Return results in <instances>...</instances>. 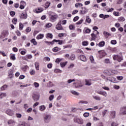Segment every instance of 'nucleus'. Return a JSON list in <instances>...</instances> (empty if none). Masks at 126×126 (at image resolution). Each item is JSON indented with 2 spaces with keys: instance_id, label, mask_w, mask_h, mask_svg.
<instances>
[{
  "instance_id": "423d86ee",
  "label": "nucleus",
  "mask_w": 126,
  "mask_h": 126,
  "mask_svg": "<svg viewBox=\"0 0 126 126\" xmlns=\"http://www.w3.org/2000/svg\"><path fill=\"white\" fill-rule=\"evenodd\" d=\"M8 35V31H3V32H1V38L3 39L4 37H6Z\"/></svg>"
},
{
  "instance_id": "f8f14e48",
  "label": "nucleus",
  "mask_w": 126,
  "mask_h": 126,
  "mask_svg": "<svg viewBox=\"0 0 126 126\" xmlns=\"http://www.w3.org/2000/svg\"><path fill=\"white\" fill-rule=\"evenodd\" d=\"M6 114L8 115L9 116H13L14 113H13V111H12L11 110L7 109L6 111Z\"/></svg>"
},
{
  "instance_id": "a18cd8bd",
  "label": "nucleus",
  "mask_w": 126,
  "mask_h": 126,
  "mask_svg": "<svg viewBox=\"0 0 126 126\" xmlns=\"http://www.w3.org/2000/svg\"><path fill=\"white\" fill-rule=\"evenodd\" d=\"M90 60L92 63H94V58H93V56H90Z\"/></svg>"
},
{
  "instance_id": "09e8293b",
  "label": "nucleus",
  "mask_w": 126,
  "mask_h": 126,
  "mask_svg": "<svg viewBox=\"0 0 126 126\" xmlns=\"http://www.w3.org/2000/svg\"><path fill=\"white\" fill-rule=\"evenodd\" d=\"M101 95L104 96V97H107V93L106 92H102Z\"/></svg>"
},
{
  "instance_id": "f03ea898",
  "label": "nucleus",
  "mask_w": 126,
  "mask_h": 126,
  "mask_svg": "<svg viewBox=\"0 0 126 126\" xmlns=\"http://www.w3.org/2000/svg\"><path fill=\"white\" fill-rule=\"evenodd\" d=\"M74 122L78 125H83L84 122L83 119L80 117H75L74 118Z\"/></svg>"
},
{
  "instance_id": "412c9836",
  "label": "nucleus",
  "mask_w": 126,
  "mask_h": 126,
  "mask_svg": "<svg viewBox=\"0 0 126 126\" xmlns=\"http://www.w3.org/2000/svg\"><path fill=\"white\" fill-rule=\"evenodd\" d=\"M21 19H26L27 18V14L22 13L21 15Z\"/></svg>"
},
{
  "instance_id": "72a5a7b5",
  "label": "nucleus",
  "mask_w": 126,
  "mask_h": 126,
  "mask_svg": "<svg viewBox=\"0 0 126 126\" xmlns=\"http://www.w3.org/2000/svg\"><path fill=\"white\" fill-rule=\"evenodd\" d=\"M31 43H32V44H33V45H34V46H35L36 45H37V42L36 41V40H35V39H32L31 40Z\"/></svg>"
},
{
  "instance_id": "3c124183",
  "label": "nucleus",
  "mask_w": 126,
  "mask_h": 126,
  "mask_svg": "<svg viewBox=\"0 0 126 126\" xmlns=\"http://www.w3.org/2000/svg\"><path fill=\"white\" fill-rule=\"evenodd\" d=\"M113 14L114 15H115V16H119V15H120V13L119 12H116L114 11L113 12Z\"/></svg>"
},
{
  "instance_id": "c756f323",
  "label": "nucleus",
  "mask_w": 126,
  "mask_h": 126,
  "mask_svg": "<svg viewBox=\"0 0 126 126\" xmlns=\"http://www.w3.org/2000/svg\"><path fill=\"white\" fill-rule=\"evenodd\" d=\"M46 38L48 39V38H50V39H52L53 38V34L52 33H48L46 34Z\"/></svg>"
},
{
  "instance_id": "39448f33",
  "label": "nucleus",
  "mask_w": 126,
  "mask_h": 126,
  "mask_svg": "<svg viewBox=\"0 0 126 126\" xmlns=\"http://www.w3.org/2000/svg\"><path fill=\"white\" fill-rule=\"evenodd\" d=\"M50 21L54 22V21H56L57 18H58V16L57 15H50Z\"/></svg>"
},
{
  "instance_id": "4d7b16f0",
  "label": "nucleus",
  "mask_w": 126,
  "mask_h": 126,
  "mask_svg": "<svg viewBox=\"0 0 126 126\" xmlns=\"http://www.w3.org/2000/svg\"><path fill=\"white\" fill-rule=\"evenodd\" d=\"M47 67L48 68H52L53 67V64L50 63L47 64Z\"/></svg>"
},
{
  "instance_id": "37998d69",
  "label": "nucleus",
  "mask_w": 126,
  "mask_h": 126,
  "mask_svg": "<svg viewBox=\"0 0 126 126\" xmlns=\"http://www.w3.org/2000/svg\"><path fill=\"white\" fill-rule=\"evenodd\" d=\"M23 29V24L22 23H19V30H22Z\"/></svg>"
},
{
  "instance_id": "6e6552de",
  "label": "nucleus",
  "mask_w": 126,
  "mask_h": 126,
  "mask_svg": "<svg viewBox=\"0 0 126 126\" xmlns=\"http://www.w3.org/2000/svg\"><path fill=\"white\" fill-rule=\"evenodd\" d=\"M7 124L9 125L10 126H14L15 125V121L13 120H9Z\"/></svg>"
},
{
  "instance_id": "e433bc0d",
  "label": "nucleus",
  "mask_w": 126,
  "mask_h": 126,
  "mask_svg": "<svg viewBox=\"0 0 126 126\" xmlns=\"http://www.w3.org/2000/svg\"><path fill=\"white\" fill-rule=\"evenodd\" d=\"M54 98H55L54 94H51L49 97V101H53V100H54Z\"/></svg>"
},
{
  "instance_id": "f257e3e1",
  "label": "nucleus",
  "mask_w": 126,
  "mask_h": 126,
  "mask_svg": "<svg viewBox=\"0 0 126 126\" xmlns=\"http://www.w3.org/2000/svg\"><path fill=\"white\" fill-rule=\"evenodd\" d=\"M52 120V116L50 114H45L43 116V122L44 124H49Z\"/></svg>"
},
{
  "instance_id": "393cba45",
  "label": "nucleus",
  "mask_w": 126,
  "mask_h": 126,
  "mask_svg": "<svg viewBox=\"0 0 126 126\" xmlns=\"http://www.w3.org/2000/svg\"><path fill=\"white\" fill-rule=\"evenodd\" d=\"M24 3L25 4L26 3L24 1H21V5L20 6V8L21 9H24Z\"/></svg>"
},
{
  "instance_id": "c03bdc74",
  "label": "nucleus",
  "mask_w": 126,
  "mask_h": 126,
  "mask_svg": "<svg viewBox=\"0 0 126 126\" xmlns=\"http://www.w3.org/2000/svg\"><path fill=\"white\" fill-rule=\"evenodd\" d=\"M12 22L13 23V24H16V23H17V19H16V18H14V19L12 20Z\"/></svg>"
},
{
  "instance_id": "aec40b11",
  "label": "nucleus",
  "mask_w": 126,
  "mask_h": 126,
  "mask_svg": "<svg viewBox=\"0 0 126 126\" xmlns=\"http://www.w3.org/2000/svg\"><path fill=\"white\" fill-rule=\"evenodd\" d=\"M6 93H0V99H2L3 98H4V97H6Z\"/></svg>"
},
{
  "instance_id": "9b49d317",
  "label": "nucleus",
  "mask_w": 126,
  "mask_h": 126,
  "mask_svg": "<svg viewBox=\"0 0 126 126\" xmlns=\"http://www.w3.org/2000/svg\"><path fill=\"white\" fill-rule=\"evenodd\" d=\"M32 99L35 101V102H37L39 99H40V97L37 94H33L32 95Z\"/></svg>"
},
{
  "instance_id": "1a4fd4ad",
  "label": "nucleus",
  "mask_w": 126,
  "mask_h": 126,
  "mask_svg": "<svg viewBox=\"0 0 126 126\" xmlns=\"http://www.w3.org/2000/svg\"><path fill=\"white\" fill-rule=\"evenodd\" d=\"M98 53L100 55V58H101V59H102L103 57H105V56H106V53L103 50L99 51H98Z\"/></svg>"
},
{
  "instance_id": "338daca9",
  "label": "nucleus",
  "mask_w": 126,
  "mask_h": 126,
  "mask_svg": "<svg viewBox=\"0 0 126 126\" xmlns=\"http://www.w3.org/2000/svg\"><path fill=\"white\" fill-rule=\"evenodd\" d=\"M111 126H119V124H117L116 123H115V122H113L112 124H111Z\"/></svg>"
},
{
  "instance_id": "58836bf2",
  "label": "nucleus",
  "mask_w": 126,
  "mask_h": 126,
  "mask_svg": "<svg viewBox=\"0 0 126 126\" xmlns=\"http://www.w3.org/2000/svg\"><path fill=\"white\" fill-rule=\"evenodd\" d=\"M33 85L36 88H38L40 86V84L37 82L33 83Z\"/></svg>"
},
{
  "instance_id": "bf43d9fd",
  "label": "nucleus",
  "mask_w": 126,
  "mask_h": 126,
  "mask_svg": "<svg viewBox=\"0 0 126 126\" xmlns=\"http://www.w3.org/2000/svg\"><path fill=\"white\" fill-rule=\"evenodd\" d=\"M104 63H110V59H105L104 60Z\"/></svg>"
},
{
  "instance_id": "13d9d810",
  "label": "nucleus",
  "mask_w": 126,
  "mask_h": 126,
  "mask_svg": "<svg viewBox=\"0 0 126 126\" xmlns=\"http://www.w3.org/2000/svg\"><path fill=\"white\" fill-rule=\"evenodd\" d=\"M124 0H118L117 2V4H121V3H123Z\"/></svg>"
},
{
  "instance_id": "5701e85b",
  "label": "nucleus",
  "mask_w": 126,
  "mask_h": 126,
  "mask_svg": "<svg viewBox=\"0 0 126 126\" xmlns=\"http://www.w3.org/2000/svg\"><path fill=\"white\" fill-rule=\"evenodd\" d=\"M93 98H94V99L96 101H101V97H100V96H98L97 95H93Z\"/></svg>"
},
{
  "instance_id": "052dcab7",
  "label": "nucleus",
  "mask_w": 126,
  "mask_h": 126,
  "mask_svg": "<svg viewBox=\"0 0 126 126\" xmlns=\"http://www.w3.org/2000/svg\"><path fill=\"white\" fill-rule=\"evenodd\" d=\"M108 113V110H105L103 112H102V116L105 117V115H106Z\"/></svg>"
},
{
  "instance_id": "680f3d73",
  "label": "nucleus",
  "mask_w": 126,
  "mask_h": 126,
  "mask_svg": "<svg viewBox=\"0 0 126 126\" xmlns=\"http://www.w3.org/2000/svg\"><path fill=\"white\" fill-rule=\"evenodd\" d=\"M80 12L81 14H85L86 13V10H80Z\"/></svg>"
},
{
  "instance_id": "4c0bfd02",
  "label": "nucleus",
  "mask_w": 126,
  "mask_h": 126,
  "mask_svg": "<svg viewBox=\"0 0 126 126\" xmlns=\"http://www.w3.org/2000/svg\"><path fill=\"white\" fill-rule=\"evenodd\" d=\"M10 59L11 60H12V61H15L16 60V58H15V55L13 54L10 55Z\"/></svg>"
},
{
  "instance_id": "de8ad7c7",
  "label": "nucleus",
  "mask_w": 126,
  "mask_h": 126,
  "mask_svg": "<svg viewBox=\"0 0 126 126\" xmlns=\"http://www.w3.org/2000/svg\"><path fill=\"white\" fill-rule=\"evenodd\" d=\"M111 43L112 44V45H116V44H117V40H112L111 41Z\"/></svg>"
},
{
  "instance_id": "864d4df0",
  "label": "nucleus",
  "mask_w": 126,
  "mask_h": 126,
  "mask_svg": "<svg viewBox=\"0 0 126 126\" xmlns=\"http://www.w3.org/2000/svg\"><path fill=\"white\" fill-rule=\"evenodd\" d=\"M83 22V19H81L79 22L76 23L77 25H79Z\"/></svg>"
},
{
  "instance_id": "e2e57ef3",
  "label": "nucleus",
  "mask_w": 126,
  "mask_h": 126,
  "mask_svg": "<svg viewBox=\"0 0 126 126\" xmlns=\"http://www.w3.org/2000/svg\"><path fill=\"white\" fill-rule=\"evenodd\" d=\"M117 78L118 80H123L124 78L123 77V76H118Z\"/></svg>"
},
{
  "instance_id": "cd10ccee",
  "label": "nucleus",
  "mask_w": 126,
  "mask_h": 126,
  "mask_svg": "<svg viewBox=\"0 0 126 126\" xmlns=\"http://www.w3.org/2000/svg\"><path fill=\"white\" fill-rule=\"evenodd\" d=\"M111 116L112 119H114V118L116 117V112L112 111L111 112Z\"/></svg>"
},
{
  "instance_id": "ea45409f",
  "label": "nucleus",
  "mask_w": 126,
  "mask_h": 126,
  "mask_svg": "<svg viewBox=\"0 0 126 126\" xmlns=\"http://www.w3.org/2000/svg\"><path fill=\"white\" fill-rule=\"evenodd\" d=\"M79 104H88V102L86 101L81 100L79 102Z\"/></svg>"
},
{
  "instance_id": "c9c22d12",
  "label": "nucleus",
  "mask_w": 126,
  "mask_h": 126,
  "mask_svg": "<svg viewBox=\"0 0 126 126\" xmlns=\"http://www.w3.org/2000/svg\"><path fill=\"white\" fill-rule=\"evenodd\" d=\"M54 41L56 42H58L59 45H62V44H63V40L54 39Z\"/></svg>"
},
{
  "instance_id": "69168bd1",
  "label": "nucleus",
  "mask_w": 126,
  "mask_h": 126,
  "mask_svg": "<svg viewBox=\"0 0 126 126\" xmlns=\"http://www.w3.org/2000/svg\"><path fill=\"white\" fill-rule=\"evenodd\" d=\"M83 46H87L88 45V42L87 41H84L82 43Z\"/></svg>"
},
{
  "instance_id": "49530a36",
  "label": "nucleus",
  "mask_w": 126,
  "mask_h": 126,
  "mask_svg": "<svg viewBox=\"0 0 126 126\" xmlns=\"http://www.w3.org/2000/svg\"><path fill=\"white\" fill-rule=\"evenodd\" d=\"M69 28L70 29V30H74V29H75V27H74V26L73 25H70L69 26Z\"/></svg>"
},
{
  "instance_id": "a878e982",
  "label": "nucleus",
  "mask_w": 126,
  "mask_h": 126,
  "mask_svg": "<svg viewBox=\"0 0 126 126\" xmlns=\"http://www.w3.org/2000/svg\"><path fill=\"white\" fill-rule=\"evenodd\" d=\"M66 63H67V62H61L60 63V66L61 67H64L65 65H66Z\"/></svg>"
},
{
  "instance_id": "2f4dec72",
  "label": "nucleus",
  "mask_w": 126,
  "mask_h": 126,
  "mask_svg": "<svg viewBox=\"0 0 126 126\" xmlns=\"http://www.w3.org/2000/svg\"><path fill=\"white\" fill-rule=\"evenodd\" d=\"M62 61H63V59L62 58H57L55 61V62L56 63H61V62H62Z\"/></svg>"
},
{
  "instance_id": "2eb2a0df",
  "label": "nucleus",
  "mask_w": 126,
  "mask_h": 126,
  "mask_svg": "<svg viewBox=\"0 0 126 126\" xmlns=\"http://www.w3.org/2000/svg\"><path fill=\"white\" fill-rule=\"evenodd\" d=\"M34 65H35V69H36V70H39L40 68L39 67L40 66V63H39L38 62H35L34 63Z\"/></svg>"
},
{
  "instance_id": "4468645a",
  "label": "nucleus",
  "mask_w": 126,
  "mask_h": 126,
  "mask_svg": "<svg viewBox=\"0 0 126 126\" xmlns=\"http://www.w3.org/2000/svg\"><path fill=\"white\" fill-rule=\"evenodd\" d=\"M39 110L41 112H44L46 110V106L45 105H41L39 107Z\"/></svg>"
},
{
  "instance_id": "ddd939ff",
  "label": "nucleus",
  "mask_w": 126,
  "mask_h": 126,
  "mask_svg": "<svg viewBox=\"0 0 126 126\" xmlns=\"http://www.w3.org/2000/svg\"><path fill=\"white\" fill-rule=\"evenodd\" d=\"M56 29H57V30H63V27H62V25H61V23H58V25L56 26Z\"/></svg>"
},
{
  "instance_id": "4be33fe9",
  "label": "nucleus",
  "mask_w": 126,
  "mask_h": 126,
  "mask_svg": "<svg viewBox=\"0 0 126 126\" xmlns=\"http://www.w3.org/2000/svg\"><path fill=\"white\" fill-rule=\"evenodd\" d=\"M103 35H104V36L106 37V38H109V36H111V33L104 31L103 32Z\"/></svg>"
},
{
  "instance_id": "79ce46f5",
  "label": "nucleus",
  "mask_w": 126,
  "mask_h": 126,
  "mask_svg": "<svg viewBox=\"0 0 126 126\" xmlns=\"http://www.w3.org/2000/svg\"><path fill=\"white\" fill-rule=\"evenodd\" d=\"M6 88H7V85H4L3 86L1 87V90H5Z\"/></svg>"
},
{
  "instance_id": "8fccbe9b",
  "label": "nucleus",
  "mask_w": 126,
  "mask_h": 126,
  "mask_svg": "<svg viewBox=\"0 0 126 126\" xmlns=\"http://www.w3.org/2000/svg\"><path fill=\"white\" fill-rule=\"evenodd\" d=\"M70 59L72 61H74V60H75V55L72 54Z\"/></svg>"
},
{
  "instance_id": "bb28decb",
  "label": "nucleus",
  "mask_w": 126,
  "mask_h": 126,
  "mask_svg": "<svg viewBox=\"0 0 126 126\" xmlns=\"http://www.w3.org/2000/svg\"><path fill=\"white\" fill-rule=\"evenodd\" d=\"M62 70L60 69H54V72L55 73H62Z\"/></svg>"
},
{
  "instance_id": "a211bd4d",
  "label": "nucleus",
  "mask_w": 126,
  "mask_h": 126,
  "mask_svg": "<svg viewBox=\"0 0 126 126\" xmlns=\"http://www.w3.org/2000/svg\"><path fill=\"white\" fill-rule=\"evenodd\" d=\"M18 126H30V123L23 122L21 124H19Z\"/></svg>"
},
{
  "instance_id": "0eeeda50",
  "label": "nucleus",
  "mask_w": 126,
  "mask_h": 126,
  "mask_svg": "<svg viewBox=\"0 0 126 126\" xmlns=\"http://www.w3.org/2000/svg\"><path fill=\"white\" fill-rule=\"evenodd\" d=\"M120 113L122 115H126V106H123L120 109Z\"/></svg>"
},
{
  "instance_id": "dca6fc26",
  "label": "nucleus",
  "mask_w": 126,
  "mask_h": 126,
  "mask_svg": "<svg viewBox=\"0 0 126 126\" xmlns=\"http://www.w3.org/2000/svg\"><path fill=\"white\" fill-rule=\"evenodd\" d=\"M85 82H86L85 85H87L88 86H90V85L92 84V83H91V80L86 79Z\"/></svg>"
},
{
  "instance_id": "5fc2aeb1",
  "label": "nucleus",
  "mask_w": 126,
  "mask_h": 126,
  "mask_svg": "<svg viewBox=\"0 0 126 126\" xmlns=\"http://www.w3.org/2000/svg\"><path fill=\"white\" fill-rule=\"evenodd\" d=\"M78 19H79V17L78 16H76L74 18L73 21L75 22V21H77Z\"/></svg>"
},
{
  "instance_id": "f704fd0d",
  "label": "nucleus",
  "mask_w": 126,
  "mask_h": 126,
  "mask_svg": "<svg viewBox=\"0 0 126 126\" xmlns=\"http://www.w3.org/2000/svg\"><path fill=\"white\" fill-rule=\"evenodd\" d=\"M99 46L100 47H104V46H105V42L104 41H101L100 42H99Z\"/></svg>"
},
{
  "instance_id": "b1692460",
  "label": "nucleus",
  "mask_w": 126,
  "mask_h": 126,
  "mask_svg": "<svg viewBox=\"0 0 126 126\" xmlns=\"http://www.w3.org/2000/svg\"><path fill=\"white\" fill-rule=\"evenodd\" d=\"M71 93L73 94V95H75L76 96H79V93L75 91H74V90L71 91Z\"/></svg>"
},
{
  "instance_id": "9d476101",
  "label": "nucleus",
  "mask_w": 126,
  "mask_h": 126,
  "mask_svg": "<svg viewBox=\"0 0 126 126\" xmlns=\"http://www.w3.org/2000/svg\"><path fill=\"white\" fill-rule=\"evenodd\" d=\"M79 59L82 61V62H86L87 59H86V57L84 55H81L79 57Z\"/></svg>"
},
{
  "instance_id": "603ef678",
  "label": "nucleus",
  "mask_w": 126,
  "mask_h": 126,
  "mask_svg": "<svg viewBox=\"0 0 126 126\" xmlns=\"http://www.w3.org/2000/svg\"><path fill=\"white\" fill-rule=\"evenodd\" d=\"M16 116L17 117V118L20 119V118L22 117V115L21 114L17 113L16 114Z\"/></svg>"
},
{
  "instance_id": "c85d7f7f",
  "label": "nucleus",
  "mask_w": 126,
  "mask_h": 126,
  "mask_svg": "<svg viewBox=\"0 0 126 126\" xmlns=\"http://www.w3.org/2000/svg\"><path fill=\"white\" fill-rule=\"evenodd\" d=\"M83 5V4H82V3H76L75 4V7L77 8V7H80V6H82Z\"/></svg>"
},
{
  "instance_id": "774afa93",
  "label": "nucleus",
  "mask_w": 126,
  "mask_h": 126,
  "mask_svg": "<svg viewBox=\"0 0 126 126\" xmlns=\"http://www.w3.org/2000/svg\"><path fill=\"white\" fill-rule=\"evenodd\" d=\"M119 20H120V21H125V18H124L123 17H121L120 18H119Z\"/></svg>"
},
{
  "instance_id": "7ed1b4c3",
  "label": "nucleus",
  "mask_w": 126,
  "mask_h": 126,
  "mask_svg": "<svg viewBox=\"0 0 126 126\" xmlns=\"http://www.w3.org/2000/svg\"><path fill=\"white\" fill-rule=\"evenodd\" d=\"M114 61H118L119 63H121L123 61V56L121 55H114L113 57Z\"/></svg>"
},
{
  "instance_id": "6ab92c4d",
  "label": "nucleus",
  "mask_w": 126,
  "mask_h": 126,
  "mask_svg": "<svg viewBox=\"0 0 126 126\" xmlns=\"http://www.w3.org/2000/svg\"><path fill=\"white\" fill-rule=\"evenodd\" d=\"M43 38H44V34L42 33L38 34L36 37L37 40H40L41 39H43Z\"/></svg>"
},
{
  "instance_id": "f3484780",
  "label": "nucleus",
  "mask_w": 126,
  "mask_h": 126,
  "mask_svg": "<svg viewBox=\"0 0 126 126\" xmlns=\"http://www.w3.org/2000/svg\"><path fill=\"white\" fill-rule=\"evenodd\" d=\"M44 11V9L43 8H38L35 10V12L36 13H40V12H42V11Z\"/></svg>"
},
{
  "instance_id": "6e6d98bb",
  "label": "nucleus",
  "mask_w": 126,
  "mask_h": 126,
  "mask_svg": "<svg viewBox=\"0 0 126 126\" xmlns=\"http://www.w3.org/2000/svg\"><path fill=\"white\" fill-rule=\"evenodd\" d=\"M8 74H9V75H12V74H13V71H12V70L10 69L8 70Z\"/></svg>"
},
{
  "instance_id": "473e14b6",
  "label": "nucleus",
  "mask_w": 126,
  "mask_h": 126,
  "mask_svg": "<svg viewBox=\"0 0 126 126\" xmlns=\"http://www.w3.org/2000/svg\"><path fill=\"white\" fill-rule=\"evenodd\" d=\"M86 21L87 22V23H90L91 22V19L89 18V16L86 17Z\"/></svg>"
},
{
  "instance_id": "a19ab883",
  "label": "nucleus",
  "mask_w": 126,
  "mask_h": 126,
  "mask_svg": "<svg viewBox=\"0 0 126 126\" xmlns=\"http://www.w3.org/2000/svg\"><path fill=\"white\" fill-rule=\"evenodd\" d=\"M51 4V3L50 2H47L45 3V8H48L49 6H50V5Z\"/></svg>"
},
{
  "instance_id": "20e7f679",
  "label": "nucleus",
  "mask_w": 126,
  "mask_h": 126,
  "mask_svg": "<svg viewBox=\"0 0 126 126\" xmlns=\"http://www.w3.org/2000/svg\"><path fill=\"white\" fill-rule=\"evenodd\" d=\"M98 34H99V32L98 31L95 30L94 32V33L91 34L92 40H96V36H97V35Z\"/></svg>"
},
{
  "instance_id": "0e129e2a",
  "label": "nucleus",
  "mask_w": 126,
  "mask_h": 126,
  "mask_svg": "<svg viewBox=\"0 0 126 126\" xmlns=\"http://www.w3.org/2000/svg\"><path fill=\"white\" fill-rule=\"evenodd\" d=\"M84 117H85V118H87V117H89V113H85L84 114Z\"/></svg>"
},
{
  "instance_id": "7c9ffc66",
  "label": "nucleus",
  "mask_w": 126,
  "mask_h": 126,
  "mask_svg": "<svg viewBox=\"0 0 126 126\" xmlns=\"http://www.w3.org/2000/svg\"><path fill=\"white\" fill-rule=\"evenodd\" d=\"M53 52H58V51L61 50V48H59L58 47H55L52 49Z\"/></svg>"
}]
</instances>
